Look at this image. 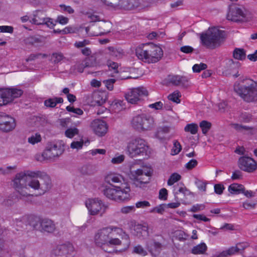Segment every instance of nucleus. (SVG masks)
Masks as SVG:
<instances>
[{
    "label": "nucleus",
    "instance_id": "1",
    "mask_svg": "<svg viewBox=\"0 0 257 257\" xmlns=\"http://www.w3.org/2000/svg\"><path fill=\"white\" fill-rule=\"evenodd\" d=\"M14 186L21 195V198L32 196L28 192L23 194V188L30 187L39 191L40 195L44 194L52 187L50 177L40 171H26L16 175L14 180Z\"/></svg>",
    "mask_w": 257,
    "mask_h": 257
},
{
    "label": "nucleus",
    "instance_id": "2",
    "mask_svg": "<svg viewBox=\"0 0 257 257\" xmlns=\"http://www.w3.org/2000/svg\"><path fill=\"white\" fill-rule=\"evenodd\" d=\"M123 234L122 238L127 241V244L130 243L129 236L123 232L121 228L114 226H109L99 229L95 233L93 241L95 245L102 249L106 246L119 245L121 241L116 237L117 234Z\"/></svg>",
    "mask_w": 257,
    "mask_h": 257
},
{
    "label": "nucleus",
    "instance_id": "3",
    "mask_svg": "<svg viewBox=\"0 0 257 257\" xmlns=\"http://www.w3.org/2000/svg\"><path fill=\"white\" fill-rule=\"evenodd\" d=\"M234 92L246 102L257 101V82L244 79L236 81L233 85Z\"/></svg>",
    "mask_w": 257,
    "mask_h": 257
},
{
    "label": "nucleus",
    "instance_id": "4",
    "mask_svg": "<svg viewBox=\"0 0 257 257\" xmlns=\"http://www.w3.org/2000/svg\"><path fill=\"white\" fill-rule=\"evenodd\" d=\"M126 151L128 156L132 158L138 157L147 158L151 153L147 143L139 137L132 139L128 142Z\"/></svg>",
    "mask_w": 257,
    "mask_h": 257
},
{
    "label": "nucleus",
    "instance_id": "5",
    "mask_svg": "<svg viewBox=\"0 0 257 257\" xmlns=\"http://www.w3.org/2000/svg\"><path fill=\"white\" fill-rule=\"evenodd\" d=\"M225 32L216 27L209 28L202 33L200 39L202 44L207 48L214 49L219 47L223 41Z\"/></svg>",
    "mask_w": 257,
    "mask_h": 257
},
{
    "label": "nucleus",
    "instance_id": "6",
    "mask_svg": "<svg viewBox=\"0 0 257 257\" xmlns=\"http://www.w3.org/2000/svg\"><path fill=\"white\" fill-rule=\"evenodd\" d=\"M155 125V120L150 115L142 114L134 116L132 120V127L137 131L143 132L151 130Z\"/></svg>",
    "mask_w": 257,
    "mask_h": 257
},
{
    "label": "nucleus",
    "instance_id": "7",
    "mask_svg": "<svg viewBox=\"0 0 257 257\" xmlns=\"http://www.w3.org/2000/svg\"><path fill=\"white\" fill-rule=\"evenodd\" d=\"M23 91L15 88H0V106L5 105L12 102L15 98L20 97Z\"/></svg>",
    "mask_w": 257,
    "mask_h": 257
},
{
    "label": "nucleus",
    "instance_id": "8",
    "mask_svg": "<svg viewBox=\"0 0 257 257\" xmlns=\"http://www.w3.org/2000/svg\"><path fill=\"white\" fill-rule=\"evenodd\" d=\"M33 228L42 232L52 233L56 229L53 221L47 218H40L36 217L30 223Z\"/></svg>",
    "mask_w": 257,
    "mask_h": 257
},
{
    "label": "nucleus",
    "instance_id": "9",
    "mask_svg": "<svg viewBox=\"0 0 257 257\" xmlns=\"http://www.w3.org/2000/svg\"><path fill=\"white\" fill-rule=\"evenodd\" d=\"M85 205L91 215L103 214L108 208V205L98 198L89 199L85 201Z\"/></svg>",
    "mask_w": 257,
    "mask_h": 257
},
{
    "label": "nucleus",
    "instance_id": "10",
    "mask_svg": "<svg viewBox=\"0 0 257 257\" xmlns=\"http://www.w3.org/2000/svg\"><path fill=\"white\" fill-rule=\"evenodd\" d=\"M130 178L136 187H141L142 184L149 182L148 173L142 169L131 171Z\"/></svg>",
    "mask_w": 257,
    "mask_h": 257
},
{
    "label": "nucleus",
    "instance_id": "11",
    "mask_svg": "<svg viewBox=\"0 0 257 257\" xmlns=\"http://www.w3.org/2000/svg\"><path fill=\"white\" fill-rule=\"evenodd\" d=\"M227 19L235 22H244L246 21L245 11L238 6H232L229 9Z\"/></svg>",
    "mask_w": 257,
    "mask_h": 257
},
{
    "label": "nucleus",
    "instance_id": "12",
    "mask_svg": "<svg viewBox=\"0 0 257 257\" xmlns=\"http://www.w3.org/2000/svg\"><path fill=\"white\" fill-rule=\"evenodd\" d=\"M148 91L144 87H138L131 89L125 95L126 100L132 104L136 103L143 96H147Z\"/></svg>",
    "mask_w": 257,
    "mask_h": 257
},
{
    "label": "nucleus",
    "instance_id": "13",
    "mask_svg": "<svg viewBox=\"0 0 257 257\" xmlns=\"http://www.w3.org/2000/svg\"><path fill=\"white\" fill-rule=\"evenodd\" d=\"M73 247L71 244H61L57 246L51 251V257H71Z\"/></svg>",
    "mask_w": 257,
    "mask_h": 257
},
{
    "label": "nucleus",
    "instance_id": "14",
    "mask_svg": "<svg viewBox=\"0 0 257 257\" xmlns=\"http://www.w3.org/2000/svg\"><path fill=\"white\" fill-rule=\"evenodd\" d=\"M148 63H153L158 62L162 57L163 51L161 47L153 44H148Z\"/></svg>",
    "mask_w": 257,
    "mask_h": 257
},
{
    "label": "nucleus",
    "instance_id": "15",
    "mask_svg": "<svg viewBox=\"0 0 257 257\" xmlns=\"http://www.w3.org/2000/svg\"><path fill=\"white\" fill-rule=\"evenodd\" d=\"M16 127V122L14 118L3 112H0V130L8 132Z\"/></svg>",
    "mask_w": 257,
    "mask_h": 257
},
{
    "label": "nucleus",
    "instance_id": "16",
    "mask_svg": "<svg viewBox=\"0 0 257 257\" xmlns=\"http://www.w3.org/2000/svg\"><path fill=\"white\" fill-rule=\"evenodd\" d=\"M238 167L244 171L252 172L256 169L257 164L252 158L243 156L238 160Z\"/></svg>",
    "mask_w": 257,
    "mask_h": 257
},
{
    "label": "nucleus",
    "instance_id": "17",
    "mask_svg": "<svg viewBox=\"0 0 257 257\" xmlns=\"http://www.w3.org/2000/svg\"><path fill=\"white\" fill-rule=\"evenodd\" d=\"M104 182L112 187L121 188V186L125 184L123 177L118 174L110 173L104 177Z\"/></svg>",
    "mask_w": 257,
    "mask_h": 257
},
{
    "label": "nucleus",
    "instance_id": "18",
    "mask_svg": "<svg viewBox=\"0 0 257 257\" xmlns=\"http://www.w3.org/2000/svg\"><path fill=\"white\" fill-rule=\"evenodd\" d=\"M90 127L94 133L100 137L104 136L108 130L106 123L98 119L93 120L91 123Z\"/></svg>",
    "mask_w": 257,
    "mask_h": 257
},
{
    "label": "nucleus",
    "instance_id": "19",
    "mask_svg": "<svg viewBox=\"0 0 257 257\" xmlns=\"http://www.w3.org/2000/svg\"><path fill=\"white\" fill-rule=\"evenodd\" d=\"M227 65V68L224 71V73L226 76L237 78L240 75L238 70L240 67V63L238 62H235L230 59L228 61Z\"/></svg>",
    "mask_w": 257,
    "mask_h": 257
},
{
    "label": "nucleus",
    "instance_id": "20",
    "mask_svg": "<svg viewBox=\"0 0 257 257\" xmlns=\"http://www.w3.org/2000/svg\"><path fill=\"white\" fill-rule=\"evenodd\" d=\"M93 66L94 64L91 61L90 59L86 58L81 62H77L71 68L70 71L71 73H75L76 72L82 73L85 68L91 67Z\"/></svg>",
    "mask_w": 257,
    "mask_h": 257
},
{
    "label": "nucleus",
    "instance_id": "21",
    "mask_svg": "<svg viewBox=\"0 0 257 257\" xmlns=\"http://www.w3.org/2000/svg\"><path fill=\"white\" fill-rule=\"evenodd\" d=\"M170 82L175 86L187 87L189 85V79L185 76L174 75L170 77Z\"/></svg>",
    "mask_w": 257,
    "mask_h": 257
},
{
    "label": "nucleus",
    "instance_id": "22",
    "mask_svg": "<svg viewBox=\"0 0 257 257\" xmlns=\"http://www.w3.org/2000/svg\"><path fill=\"white\" fill-rule=\"evenodd\" d=\"M147 248L149 252L154 256L158 255L162 250V245L161 243L151 240L147 243Z\"/></svg>",
    "mask_w": 257,
    "mask_h": 257
},
{
    "label": "nucleus",
    "instance_id": "23",
    "mask_svg": "<svg viewBox=\"0 0 257 257\" xmlns=\"http://www.w3.org/2000/svg\"><path fill=\"white\" fill-rule=\"evenodd\" d=\"M148 44H143L138 46L136 49V54L138 58L142 61L148 62Z\"/></svg>",
    "mask_w": 257,
    "mask_h": 257
},
{
    "label": "nucleus",
    "instance_id": "24",
    "mask_svg": "<svg viewBox=\"0 0 257 257\" xmlns=\"http://www.w3.org/2000/svg\"><path fill=\"white\" fill-rule=\"evenodd\" d=\"M46 15L45 13L40 10L36 11L33 13V18L31 22L36 25H44Z\"/></svg>",
    "mask_w": 257,
    "mask_h": 257
},
{
    "label": "nucleus",
    "instance_id": "25",
    "mask_svg": "<svg viewBox=\"0 0 257 257\" xmlns=\"http://www.w3.org/2000/svg\"><path fill=\"white\" fill-rule=\"evenodd\" d=\"M122 188V186H121V188H117L116 201H124L129 199V192L130 191V188L125 187V189Z\"/></svg>",
    "mask_w": 257,
    "mask_h": 257
},
{
    "label": "nucleus",
    "instance_id": "26",
    "mask_svg": "<svg viewBox=\"0 0 257 257\" xmlns=\"http://www.w3.org/2000/svg\"><path fill=\"white\" fill-rule=\"evenodd\" d=\"M117 190V188H111L110 186H105L102 190V192L107 198L116 201Z\"/></svg>",
    "mask_w": 257,
    "mask_h": 257
},
{
    "label": "nucleus",
    "instance_id": "27",
    "mask_svg": "<svg viewBox=\"0 0 257 257\" xmlns=\"http://www.w3.org/2000/svg\"><path fill=\"white\" fill-rule=\"evenodd\" d=\"M135 234L139 236H149L148 227L142 224H137L134 226Z\"/></svg>",
    "mask_w": 257,
    "mask_h": 257
},
{
    "label": "nucleus",
    "instance_id": "28",
    "mask_svg": "<svg viewBox=\"0 0 257 257\" xmlns=\"http://www.w3.org/2000/svg\"><path fill=\"white\" fill-rule=\"evenodd\" d=\"M26 44L38 45L44 41V38L41 36H31L25 39Z\"/></svg>",
    "mask_w": 257,
    "mask_h": 257
},
{
    "label": "nucleus",
    "instance_id": "29",
    "mask_svg": "<svg viewBox=\"0 0 257 257\" xmlns=\"http://www.w3.org/2000/svg\"><path fill=\"white\" fill-rule=\"evenodd\" d=\"M48 146L55 157H58L63 152V149L60 145L50 143L48 145Z\"/></svg>",
    "mask_w": 257,
    "mask_h": 257
},
{
    "label": "nucleus",
    "instance_id": "30",
    "mask_svg": "<svg viewBox=\"0 0 257 257\" xmlns=\"http://www.w3.org/2000/svg\"><path fill=\"white\" fill-rule=\"evenodd\" d=\"M228 191L232 194H238L244 191V187L241 184L233 183L229 186Z\"/></svg>",
    "mask_w": 257,
    "mask_h": 257
},
{
    "label": "nucleus",
    "instance_id": "31",
    "mask_svg": "<svg viewBox=\"0 0 257 257\" xmlns=\"http://www.w3.org/2000/svg\"><path fill=\"white\" fill-rule=\"evenodd\" d=\"M174 129L173 127L169 126H162L158 127L156 136L159 139L164 138L163 136H162V135L166 134L169 133L171 130Z\"/></svg>",
    "mask_w": 257,
    "mask_h": 257
},
{
    "label": "nucleus",
    "instance_id": "32",
    "mask_svg": "<svg viewBox=\"0 0 257 257\" xmlns=\"http://www.w3.org/2000/svg\"><path fill=\"white\" fill-rule=\"evenodd\" d=\"M207 249V246L204 243H201L195 246L192 249L193 254H203Z\"/></svg>",
    "mask_w": 257,
    "mask_h": 257
},
{
    "label": "nucleus",
    "instance_id": "33",
    "mask_svg": "<svg viewBox=\"0 0 257 257\" xmlns=\"http://www.w3.org/2000/svg\"><path fill=\"white\" fill-rule=\"evenodd\" d=\"M79 130L75 127H70L65 131V135L67 138L72 139L79 134Z\"/></svg>",
    "mask_w": 257,
    "mask_h": 257
},
{
    "label": "nucleus",
    "instance_id": "34",
    "mask_svg": "<svg viewBox=\"0 0 257 257\" xmlns=\"http://www.w3.org/2000/svg\"><path fill=\"white\" fill-rule=\"evenodd\" d=\"M110 55L116 57L121 58L122 56L123 51L122 50L117 49L113 47H109L107 48Z\"/></svg>",
    "mask_w": 257,
    "mask_h": 257
},
{
    "label": "nucleus",
    "instance_id": "35",
    "mask_svg": "<svg viewBox=\"0 0 257 257\" xmlns=\"http://www.w3.org/2000/svg\"><path fill=\"white\" fill-rule=\"evenodd\" d=\"M234 58L237 60H243L245 58V53L243 49L236 48L233 53Z\"/></svg>",
    "mask_w": 257,
    "mask_h": 257
},
{
    "label": "nucleus",
    "instance_id": "36",
    "mask_svg": "<svg viewBox=\"0 0 257 257\" xmlns=\"http://www.w3.org/2000/svg\"><path fill=\"white\" fill-rule=\"evenodd\" d=\"M232 127L236 131L243 132V133H250L252 128L246 125H242L237 123H234L232 124Z\"/></svg>",
    "mask_w": 257,
    "mask_h": 257
},
{
    "label": "nucleus",
    "instance_id": "37",
    "mask_svg": "<svg viewBox=\"0 0 257 257\" xmlns=\"http://www.w3.org/2000/svg\"><path fill=\"white\" fill-rule=\"evenodd\" d=\"M198 126L196 123H192L188 124L184 128L186 132H189L192 135H195L198 132Z\"/></svg>",
    "mask_w": 257,
    "mask_h": 257
},
{
    "label": "nucleus",
    "instance_id": "38",
    "mask_svg": "<svg viewBox=\"0 0 257 257\" xmlns=\"http://www.w3.org/2000/svg\"><path fill=\"white\" fill-rule=\"evenodd\" d=\"M42 138L39 133H35L31 135V137L28 138V142L32 145H35L41 141Z\"/></svg>",
    "mask_w": 257,
    "mask_h": 257
},
{
    "label": "nucleus",
    "instance_id": "39",
    "mask_svg": "<svg viewBox=\"0 0 257 257\" xmlns=\"http://www.w3.org/2000/svg\"><path fill=\"white\" fill-rule=\"evenodd\" d=\"M199 126L202 130V133L206 134L210 129L211 123L206 120H202L200 122Z\"/></svg>",
    "mask_w": 257,
    "mask_h": 257
},
{
    "label": "nucleus",
    "instance_id": "40",
    "mask_svg": "<svg viewBox=\"0 0 257 257\" xmlns=\"http://www.w3.org/2000/svg\"><path fill=\"white\" fill-rule=\"evenodd\" d=\"M65 59L61 53H54L51 55V59L54 63H58Z\"/></svg>",
    "mask_w": 257,
    "mask_h": 257
},
{
    "label": "nucleus",
    "instance_id": "41",
    "mask_svg": "<svg viewBox=\"0 0 257 257\" xmlns=\"http://www.w3.org/2000/svg\"><path fill=\"white\" fill-rule=\"evenodd\" d=\"M111 108L115 111H119L123 109L122 101L115 100L110 105Z\"/></svg>",
    "mask_w": 257,
    "mask_h": 257
},
{
    "label": "nucleus",
    "instance_id": "42",
    "mask_svg": "<svg viewBox=\"0 0 257 257\" xmlns=\"http://www.w3.org/2000/svg\"><path fill=\"white\" fill-rule=\"evenodd\" d=\"M181 150L182 147L180 143L178 141H174L171 154L172 155H177L181 152Z\"/></svg>",
    "mask_w": 257,
    "mask_h": 257
},
{
    "label": "nucleus",
    "instance_id": "43",
    "mask_svg": "<svg viewBox=\"0 0 257 257\" xmlns=\"http://www.w3.org/2000/svg\"><path fill=\"white\" fill-rule=\"evenodd\" d=\"M180 97H181L180 92L179 91H175L172 93L169 94L168 96V98L170 100L178 103L180 102V100L179 99Z\"/></svg>",
    "mask_w": 257,
    "mask_h": 257
},
{
    "label": "nucleus",
    "instance_id": "44",
    "mask_svg": "<svg viewBox=\"0 0 257 257\" xmlns=\"http://www.w3.org/2000/svg\"><path fill=\"white\" fill-rule=\"evenodd\" d=\"M94 101L98 106H101L105 102V98H103V96L99 93H96L93 96Z\"/></svg>",
    "mask_w": 257,
    "mask_h": 257
},
{
    "label": "nucleus",
    "instance_id": "45",
    "mask_svg": "<svg viewBox=\"0 0 257 257\" xmlns=\"http://www.w3.org/2000/svg\"><path fill=\"white\" fill-rule=\"evenodd\" d=\"M41 157L43 160H51L55 157L48 146L46 150L42 153Z\"/></svg>",
    "mask_w": 257,
    "mask_h": 257
},
{
    "label": "nucleus",
    "instance_id": "46",
    "mask_svg": "<svg viewBox=\"0 0 257 257\" xmlns=\"http://www.w3.org/2000/svg\"><path fill=\"white\" fill-rule=\"evenodd\" d=\"M181 179V176L177 173H173L170 177L168 180L167 184L169 186H172L175 183L180 180Z\"/></svg>",
    "mask_w": 257,
    "mask_h": 257
},
{
    "label": "nucleus",
    "instance_id": "47",
    "mask_svg": "<svg viewBox=\"0 0 257 257\" xmlns=\"http://www.w3.org/2000/svg\"><path fill=\"white\" fill-rule=\"evenodd\" d=\"M206 68L207 65L205 63H201L200 64H195L192 67V70L194 72L199 73Z\"/></svg>",
    "mask_w": 257,
    "mask_h": 257
},
{
    "label": "nucleus",
    "instance_id": "48",
    "mask_svg": "<svg viewBox=\"0 0 257 257\" xmlns=\"http://www.w3.org/2000/svg\"><path fill=\"white\" fill-rule=\"evenodd\" d=\"M47 55L45 54L37 53V54H32L28 58L26 59L27 61H33L40 58H46Z\"/></svg>",
    "mask_w": 257,
    "mask_h": 257
},
{
    "label": "nucleus",
    "instance_id": "49",
    "mask_svg": "<svg viewBox=\"0 0 257 257\" xmlns=\"http://www.w3.org/2000/svg\"><path fill=\"white\" fill-rule=\"evenodd\" d=\"M195 184L197 186L198 189L200 191L205 192L206 188V183L202 180L196 179Z\"/></svg>",
    "mask_w": 257,
    "mask_h": 257
},
{
    "label": "nucleus",
    "instance_id": "50",
    "mask_svg": "<svg viewBox=\"0 0 257 257\" xmlns=\"http://www.w3.org/2000/svg\"><path fill=\"white\" fill-rule=\"evenodd\" d=\"M115 81L116 80L115 79L111 78L103 80V83L109 90H112L113 88V84Z\"/></svg>",
    "mask_w": 257,
    "mask_h": 257
},
{
    "label": "nucleus",
    "instance_id": "51",
    "mask_svg": "<svg viewBox=\"0 0 257 257\" xmlns=\"http://www.w3.org/2000/svg\"><path fill=\"white\" fill-rule=\"evenodd\" d=\"M166 204H162L158 206H156L153 209H152L150 211V213H154L157 212L159 214H163L165 210V207L166 206Z\"/></svg>",
    "mask_w": 257,
    "mask_h": 257
},
{
    "label": "nucleus",
    "instance_id": "52",
    "mask_svg": "<svg viewBox=\"0 0 257 257\" xmlns=\"http://www.w3.org/2000/svg\"><path fill=\"white\" fill-rule=\"evenodd\" d=\"M83 144L84 142L82 140L80 141H74L71 143L70 147L73 149L79 150L82 148Z\"/></svg>",
    "mask_w": 257,
    "mask_h": 257
},
{
    "label": "nucleus",
    "instance_id": "53",
    "mask_svg": "<svg viewBox=\"0 0 257 257\" xmlns=\"http://www.w3.org/2000/svg\"><path fill=\"white\" fill-rule=\"evenodd\" d=\"M150 206L151 204L150 202L145 200L139 201L136 203V207L137 208H146L147 207H150Z\"/></svg>",
    "mask_w": 257,
    "mask_h": 257
},
{
    "label": "nucleus",
    "instance_id": "54",
    "mask_svg": "<svg viewBox=\"0 0 257 257\" xmlns=\"http://www.w3.org/2000/svg\"><path fill=\"white\" fill-rule=\"evenodd\" d=\"M124 159V156L120 155L118 156H116L111 159V163L114 164H119L121 163Z\"/></svg>",
    "mask_w": 257,
    "mask_h": 257
},
{
    "label": "nucleus",
    "instance_id": "55",
    "mask_svg": "<svg viewBox=\"0 0 257 257\" xmlns=\"http://www.w3.org/2000/svg\"><path fill=\"white\" fill-rule=\"evenodd\" d=\"M134 251L138 254L142 255H145L147 254V251L141 245H137L134 247Z\"/></svg>",
    "mask_w": 257,
    "mask_h": 257
},
{
    "label": "nucleus",
    "instance_id": "56",
    "mask_svg": "<svg viewBox=\"0 0 257 257\" xmlns=\"http://www.w3.org/2000/svg\"><path fill=\"white\" fill-rule=\"evenodd\" d=\"M135 207L134 206H127L123 207L120 209V212L123 214H127L135 211Z\"/></svg>",
    "mask_w": 257,
    "mask_h": 257
},
{
    "label": "nucleus",
    "instance_id": "57",
    "mask_svg": "<svg viewBox=\"0 0 257 257\" xmlns=\"http://www.w3.org/2000/svg\"><path fill=\"white\" fill-rule=\"evenodd\" d=\"M168 191L165 188H162L159 191V198L161 200H166L167 199Z\"/></svg>",
    "mask_w": 257,
    "mask_h": 257
},
{
    "label": "nucleus",
    "instance_id": "58",
    "mask_svg": "<svg viewBox=\"0 0 257 257\" xmlns=\"http://www.w3.org/2000/svg\"><path fill=\"white\" fill-rule=\"evenodd\" d=\"M240 250L239 246H231L226 250L228 256L234 254L235 253L238 252Z\"/></svg>",
    "mask_w": 257,
    "mask_h": 257
},
{
    "label": "nucleus",
    "instance_id": "59",
    "mask_svg": "<svg viewBox=\"0 0 257 257\" xmlns=\"http://www.w3.org/2000/svg\"><path fill=\"white\" fill-rule=\"evenodd\" d=\"M198 162L195 159H192L185 165L188 170H191L197 165Z\"/></svg>",
    "mask_w": 257,
    "mask_h": 257
},
{
    "label": "nucleus",
    "instance_id": "60",
    "mask_svg": "<svg viewBox=\"0 0 257 257\" xmlns=\"http://www.w3.org/2000/svg\"><path fill=\"white\" fill-rule=\"evenodd\" d=\"M45 106L49 107H54L56 105V100L55 98H49L44 101Z\"/></svg>",
    "mask_w": 257,
    "mask_h": 257
},
{
    "label": "nucleus",
    "instance_id": "61",
    "mask_svg": "<svg viewBox=\"0 0 257 257\" xmlns=\"http://www.w3.org/2000/svg\"><path fill=\"white\" fill-rule=\"evenodd\" d=\"M180 51L186 54H190L194 51V48L190 46H184L180 48Z\"/></svg>",
    "mask_w": 257,
    "mask_h": 257
},
{
    "label": "nucleus",
    "instance_id": "62",
    "mask_svg": "<svg viewBox=\"0 0 257 257\" xmlns=\"http://www.w3.org/2000/svg\"><path fill=\"white\" fill-rule=\"evenodd\" d=\"M89 44V41L84 40L82 41L76 42L74 43V46L77 48L84 47Z\"/></svg>",
    "mask_w": 257,
    "mask_h": 257
},
{
    "label": "nucleus",
    "instance_id": "63",
    "mask_svg": "<svg viewBox=\"0 0 257 257\" xmlns=\"http://www.w3.org/2000/svg\"><path fill=\"white\" fill-rule=\"evenodd\" d=\"M224 189L223 186L220 184H215L214 185V191L216 194H221Z\"/></svg>",
    "mask_w": 257,
    "mask_h": 257
},
{
    "label": "nucleus",
    "instance_id": "64",
    "mask_svg": "<svg viewBox=\"0 0 257 257\" xmlns=\"http://www.w3.org/2000/svg\"><path fill=\"white\" fill-rule=\"evenodd\" d=\"M205 208V205L203 204H196L193 205L190 209V211L193 212H197L202 210Z\"/></svg>",
    "mask_w": 257,
    "mask_h": 257
}]
</instances>
